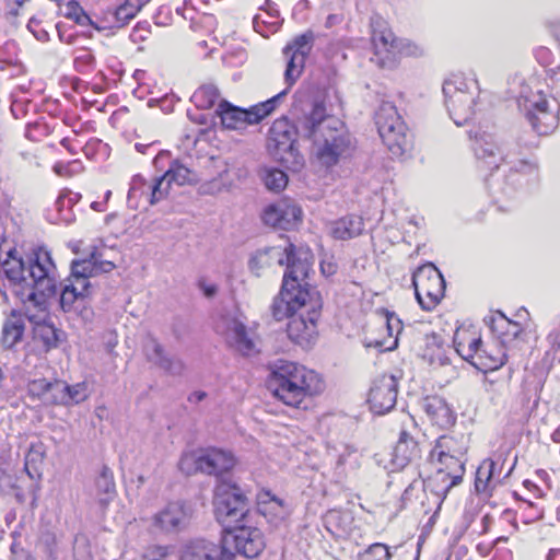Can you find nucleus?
I'll return each instance as SVG.
<instances>
[{
  "label": "nucleus",
  "mask_w": 560,
  "mask_h": 560,
  "mask_svg": "<svg viewBox=\"0 0 560 560\" xmlns=\"http://www.w3.org/2000/svg\"><path fill=\"white\" fill-rule=\"evenodd\" d=\"M300 135L311 140L319 162L326 166L335 165L347 156L353 141L343 122L327 115L322 102H314L303 109L295 126L287 118L277 119L269 129L267 149L279 162L293 168L303 164V158L295 147V137Z\"/></svg>",
  "instance_id": "nucleus-1"
},
{
  "label": "nucleus",
  "mask_w": 560,
  "mask_h": 560,
  "mask_svg": "<svg viewBox=\"0 0 560 560\" xmlns=\"http://www.w3.org/2000/svg\"><path fill=\"white\" fill-rule=\"evenodd\" d=\"M0 268L13 294L22 302L26 317L34 322L32 308L45 311L47 299L57 292V270L50 253L38 248L23 259L16 257L15 248H10Z\"/></svg>",
  "instance_id": "nucleus-2"
},
{
  "label": "nucleus",
  "mask_w": 560,
  "mask_h": 560,
  "mask_svg": "<svg viewBox=\"0 0 560 560\" xmlns=\"http://www.w3.org/2000/svg\"><path fill=\"white\" fill-rule=\"evenodd\" d=\"M268 386L279 400L295 408L306 396L317 395L324 389V383L316 372L289 361L276 363Z\"/></svg>",
  "instance_id": "nucleus-3"
},
{
  "label": "nucleus",
  "mask_w": 560,
  "mask_h": 560,
  "mask_svg": "<svg viewBox=\"0 0 560 560\" xmlns=\"http://www.w3.org/2000/svg\"><path fill=\"white\" fill-rule=\"evenodd\" d=\"M313 261L314 256L308 247H296L290 243L285 247L271 246L258 249L250 257L248 267L255 276L259 277L265 269L285 264L287 270L283 277H308Z\"/></svg>",
  "instance_id": "nucleus-4"
},
{
  "label": "nucleus",
  "mask_w": 560,
  "mask_h": 560,
  "mask_svg": "<svg viewBox=\"0 0 560 560\" xmlns=\"http://www.w3.org/2000/svg\"><path fill=\"white\" fill-rule=\"evenodd\" d=\"M516 102L520 112L537 135L546 136L557 129L560 106L556 98H548L541 90L534 91L528 84H523Z\"/></svg>",
  "instance_id": "nucleus-5"
},
{
  "label": "nucleus",
  "mask_w": 560,
  "mask_h": 560,
  "mask_svg": "<svg viewBox=\"0 0 560 560\" xmlns=\"http://www.w3.org/2000/svg\"><path fill=\"white\" fill-rule=\"evenodd\" d=\"M375 124L383 143L394 156H402L411 149V135L395 105L382 103L375 114Z\"/></svg>",
  "instance_id": "nucleus-6"
},
{
  "label": "nucleus",
  "mask_w": 560,
  "mask_h": 560,
  "mask_svg": "<svg viewBox=\"0 0 560 560\" xmlns=\"http://www.w3.org/2000/svg\"><path fill=\"white\" fill-rule=\"evenodd\" d=\"M308 277H283L282 287L279 295H277L271 305V316L280 322L284 318H291L292 314L303 310L316 298L318 292L314 288H310L306 279Z\"/></svg>",
  "instance_id": "nucleus-7"
},
{
  "label": "nucleus",
  "mask_w": 560,
  "mask_h": 560,
  "mask_svg": "<svg viewBox=\"0 0 560 560\" xmlns=\"http://www.w3.org/2000/svg\"><path fill=\"white\" fill-rule=\"evenodd\" d=\"M213 505L215 518L224 529L242 522L249 511L243 490L235 482L225 479H220L215 487Z\"/></svg>",
  "instance_id": "nucleus-8"
},
{
  "label": "nucleus",
  "mask_w": 560,
  "mask_h": 560,
  "mask_svg": "<svg viewBox=\"0 0 560 560\" xmlns=\"http://www.w3.org/2000/svg\"><path fill=\"white\" fill-rule=\"evenodd\" d=\"M224 530L220 546L221 560H233L236 555L255 558L265 548L264 535L257 527L236 524Z\"/></svg>",
  "instance_id": "nucleus-9"
},
{
  "label": "nucleus",
  "mask_w": 560,
  "mask_h": 560,
  "mask_svg": "<svg viewBox=\"0 0 560 560\" xmlns=\"http://www.w3.org/2000/svg\"><path fill=\"white\" fill-rule=\"evenodd\" d=\"M234 465L235 459L232 453L220 448L186 453L178 464L179 469L186 475L202 472L218 478L230 471Z\"/></svg>",
  "instance_id": "nucleus-10"
},
{
  "label": "nucleus",
  "mask_w": 560,
  "mask_h": 560,
  "mask_svg": "<svg viewBox=\"0 0 560 560\" xmlns=\"http://www.w3.org/2000/svg\"><path fill=\"white\" fill-rule=\"evenodd\" d=\"M285 94L287 90H283L266 102L252 106L249 109H243L233 106L225 100H220L217 113L220 116L221 124L224 128L241 130L246 128L248 125L258 124L266 116L271 114L276 108L277 102Z\"/></svg>",
  "instance_id": "nucleus-11"
},
{
  "label": "nucleus",
  "mask_w": 560,
  "mask_h": 560,
  "mask_svg": "<svg viewBox=\"0 0 560 560\" xmlns=\"http://www.w3.org/2000/svg\"><path fill=\"white\" fill-rule=\"evenodd\" d=\"M444 104L450 117L457 126L466 124L472 116L475 97L468 83L459 75L446 79L443 84Z\"/></svg>",
  "instance_id": "nucleus-12"
},
{
  "label": "nucleus",
  "mask_w": 560,
  "mask_h": 560,
  "mask_svg": "<svg viewBox=\"0 0 560 560\" xmlns=\"http://www.w3.org/2000/svg\"><path fill=\"white\" fill-rule=\"evenodd\" d=\"M416 298L424 311L433 310L443 299L446 283L440 270L431 262L412 275Z\"/></svg>",
  "instance_id": "nucleus-13"
},
{
  "label": "nucleus",
  "mask_w": 560,
  "mask_h": 560,
  "mask_svg": "<svg viewBox=\"0 0 560 560\" xmlns=\"http://www.w3.org/2000/svg\"><path fill=\"white\" fill-rule=\"evenodd\" d=\"M217 329L224 336L229 347L240 354L252 357L259 353L260 342L257 334L236 316L223 315L217 325Z\"/></svg>",
  "instance_id": "nucleus-14"
},
{
  "label": "nucleus",
  "mask_w": 560,
  "mask_h": 560,
  "mask_svg": "<svg viewBox=\"0 0 560 560\" xmlns=\"http://www.w3.org/2000/svg\"><path fill=\"white\" fill-rule=\"evenodd\" d=\"M322 307L319 294L311 299L306 307L292 314L289 319L287 332L288 337L296 345L303 348L311 347L317 337V319Z\"/></svg>",
  "instance_id": "nucleus-15"
},
{
  "label": "nucleus",
  "mask_w": 560,
  "mask_h": 560,
  "mask_svg": "<svg viewBox=\"0 0 560 560\" xmlns=\"http://www.w3.org/2000/svg\"><path fill=\"white\" fill-rule=\"evenodd\" d=\"M313 38L312 33H305L296 36L283 48L287 60L284 80L289 88L296 82L304 69L306 56L313 46Z\"/></svg>",
  "instance_id": "nucleus-16"
},
{
  "label": "nucleus",
  "mask_w": 560,
  "mask_h": 560,
  "mask_svg": "<svg viewBox=\"0 0 560 560\" xmlns=\"http://www.w3.org/2000/svg\"><path fill=\"white\" fill-rule=\"evenodd\" d=\"M398 382L394 375L378 376L370 389L369 402L377 415H384L396 405Z\"/></svg>",
  "instance_id": "nucleus-17"
},
{
  "label": "nucleus",
  "mask_w": 560,
  "mask_h": 560,
  "mask_svg": "<svg viewBox=\"0 0 560 560\" xmlns=\"http://www.w3.org/2000/svg\"><path fill=\"white\" fill-rule=\"evenodd\" d=\"M472 150L476 159L490 170H497L502 161L510 158V153H504L498 137L486 131L475 136Z\"/></svg>",
  "instance_id": "nucleus-18"
},
{
  "label": "nucleus",
  "mask_w": 560,
  "mask_h": 560,
  "mask_svg": "<svg viewBox=\"0 0 560 560\" xmlns=\"http://www.w3.org/2000/svg\"><path fill=\"white\" fill-rule=\"evenodd\" d=\"M192 517L189 505L183 502H172L154 516V524L166 533L185 529Z\"/></svg>",
  "instance_id": "nucleus-19"
},
{
  "label": "nucleus",
  "mask_w": 560,
  "mask_h": 560,
  "mask_svg": "<svg viewBox=\"0 0 560 560\" xmlns=\"http://www.w3.org/2000/svg\"><path fill=\"white\" fill-rule=\"evenodd\" d=\"M301 215L302 210L296 205L281 200L266 207L262 220L272 228L290 230L301 220Z\"/></svg>",
  "instance_id": "nucleus-20"
},
{
  "label": "nucleus",
  "mask_w": 560,
  "mask_h": 560,
  "mask_svg": "<svg viewBox=\"0 0 560 560\" xmlns=\"http://www.w3.org/2000/svg\"><path fill=\"white\" fill-rule=\"evenodd\" d=\"M171 185L172 183L165 174L155 178L152 183H147L142 176L136 175L132 178L128 197L132 198L139 190L150 205H155L166 198L170 192Z\"/></svg>",
  "instance_id": "nucleus-21"
},
{
  "label": "nucleus",
  "mask_w": 560,
  "mask_h": 560,
  "mask_svg": "<svg viewBox=\"0 0 560 560\" xmlns=\"http://www.w3.org/2000/svg\"><path fill=\"white\" fill-rule=\"evenodd\" d=\"M143 351L149 362L164 370L171 375H180L184 371V363L176 358L170 357L163 346L153 337H148L143 345Z\"/></svg>",
  "instance_id": "nucleus-22"
},
{
  "label": "nucleus",
  "mask_w": 560,
  "mask_h": 560,
  "mask_svg": "<svg viewBox=\"0 0 560 560\" xmlns=\"http://www.w3.org/2000/svg\"><path fill=\"white\" fill-rule=\"evenodd\" d=\"M372 43L376 55H385V58L389 59L390 56H395L397 52L404 54V47L401 40L397 39L394 33L386 27L380 30H373ZM407 55H415L419 50L417 46H406Z\"/></svg>",
  "instance_id": "nucleus-23"
},
{
  "label": "nucleus",
  "mask_w": 560,
  "mask_h": 560,
  "mask_svg": "<svg viewBox=\"0 0 560 560\" xmlns=\"http://www.w3.org/2000/svg\"><path fill=\"white\" fill-rule=\"evenodd\" d=\"M436 466L438 476L443 481L450 479L447 489L462 482L465 474V456H443L432 462Z\"/></svg>",
  "instance_id": "nucleus-24"
},
{
  "label": "nucleus",
  "mask_w": 560,
  "mask_h": 560,
  "mask_svg": "<svg viewBox=\"0 0 560 560\" xmlns=\"http://www.w3.org/2000/svg\"><path fill=\"white\" fill-rule=\"evenodd\" d=\"M468 450V441L464 434L442 435L435 441L430 453L431 462L443 456H465Z\"/></svg>",
  "instance_id": "nucleus-25"
},
{
  "label": "nucleus",
  "mask_w": 560,
  "mask_h": 560,
  "mask_svg": "<svg viewBox=\"0 0 560 560\" xmlns=\"http://www.w3.org/2000/svg\"><path fill=\"white\" fill-rule=\"evenodd\" d=\"M422 408L431 421L440 428H448L455 422V416L446 401L440 396L425 397Z\"/></svg>",
  "instance_id": "nucleus-26"
},
{
  "label": "nucleus",
  "mask_w": 560,
  "mask_h": 560,
  "mask_svg": "<svg viewBox=\"0 0 560 560\" xmlns=\"http://www.w3.org/2000/svg\"><path fill=\"white\" fill-rule=\"evenodd\" d=\"M485 322L498 339L501 340L502 345L514 340L522 332L521 325L509 319L501 311H497L489 318H486Z\"/></svg>",
  "instance_id": "nucleus-27"
},
{
  "label": "nucleus",
  "mask_w": 560,
  "mask_h": 560,
  "mask_svg": "<svg viewBox=\"0 0 560 560\" xmlns=\"http://www.w3.org/2000/svg\"><path fill=\"white\" fill-rule=\"evenodd\" d=\"M364 231L363 219L359 215L350 214L330 222V235L340 241L354 238Z\"/></svg>",
  "instance_id": "nucleus-28"
},
{
  "label": "nucleus",
  "mask_w": 560,
  "mask_h": 560,
  "mask_svg": "<svg viewBox=\"0 0 560 560\" xmlns=\"http://www.w3.org/2000/svg\"><path fill=\"white\" fill-rule=\"evenodd\" d=\"M67 388L68 384L62 381L39 380L33 382V390H37L43 399L55 405L68 406Z\"/></svg>",
  "instance_id": "nucleus-29"
},
{
  "label": "nucleus",
  "mask_w": 560,
  "mask_h": 560,
  "mask_svg": "<svg viewBox=\"0 0 560 560\" xmlns=\"http://www.w3.org/2000/svg\"><path fill=\"white\" fill-rule=\"evenodd\" d=\"M420 457V450L418 442L415 438L407 432L401 430L399 439L394 448V463L397 466L404 467L408 463Z\"/></svg>",
  "instance_id": "nucleus-30"
},
{
  "label": "nucleus",
  "mask_w": 560,
  "mask_h": 560,
  "mask_svg": "<svg viewBox=\"0 0 560 560\" xmlns=\"http://www.w3.org/2000/svg\"><path fill=\"white\" fill-rule=\"evenodd\" d=\"M25 331V322L20 313L12 311L2 326L1 345L5 349H12L19 343Z\"/></svg>",
  "instance_id": "nucleus-31"
},
{
  "label": "nucleus",
  "mask_w": 560,
  "mask_h": 560,
  "mask_svg": "<svg viewBox=\"0 0 560 560\" xmlns=\"http://www.w3.org/2000/svg\"><path fill=\"white\" fill-rule=\"evenodd\" d=\"M182 560H221L220 548L206 540L190 542L184 549Z\"/></svg>",
  "instance_id": "nucleus-32"
},
{
  "label": "nucleus",
  "mask_w": 560,
  "mask_h": 560,
  "mask_svg": "<svg viewBox=\"0 0 560 560\" xmlns=\"http://www.w3.org/2000/svg\"><path fill=\"white\" fill-rule=\"evenodd\" d=\"M91 266L89 262L73 261L71 267V277L69 285L75 287L82 298L90 294L91 282L89 278L93 277L92 271L88 268Z\"/></svg>",
  "instance_id": "nucleus-33"
},
{
  "label": "nucleus",
  "mask_w": 560,
  "mask_h": 560,
  "mask_svg": "<svg viewBox=\"0 0 560 560\" xmlns=\"http://www.w3.org/2000/svg\"><path fill=\"white\" fill-rule=\"evenodd\" d=\"M456 352L467 362L474 365L479 351H481V338L464 335H456L454 338Z\"/></svg>",
  "instance_id": "nucleus-34"
},
{
  "label": "nucleus",
  "mask_w": 560,
  "mask_h": 560,
  "mask_svg": "<svg viewBox=\"0 0 560 560\" xmlns=\"http://www.w3.org/2000/svg\"><path fill=\"white\" fill-rule=\"evenodd\" d=\"M95 487L102 503H108L116 493V486L114 481L113 471L107 467L103 466L100 475L96 477Z\"/></svg>",
  "instance_id": "nucleus-35"
},
{
  "label": "nucleus",
  "mask_w": 560,
  "mask_h": 560,
  "mask_svg": "<svg viewBox=\"0 0 560 560\" xmlns=\"http://www.w3.org/2000/svg\"><path fill=\"white\" fill-rule=\"evenodd\" d=\"M505 363V353L498 351L497 354L490 353L488 350L481 347V351L478 352L474 366L481 371L497 370Z\"/></svg>",
  "instance_id": "nucleus-36"
},
{
  "label": "nucleus",
  "mask_w": 560,
  "mask_h": 560,
  "mask_svg": "<svg viewBox=\"0 0 560 560\" xmlns=\"http://www.w3.org/2000/svg\"><path fill=\"white\" fill-rule=\"evenodd\" d=\"M220 98V91L213 84L200 86L192 95L196 105L203 109L211 108Z\"/></svg>",
  "instance_id": "nucleus-37"
},
{
  "label": "nucleus",
  "mask_w": 560,
  "mask_h": 560,
  "mask_svg": "<svg viewBox=\"0 0 560 560\" xmlns=\"http://www.w3.org/2000/svg\"><path fill=\"white\" fill-rule=\"evenodd\" d=\"M495 470V463L487 458L478 467L476 471L475 488L477 492H486L492 481V477Z\"/></svg>",
  "instance_id": "nucleus-38"
},
{
  "label": "nucleus",
  "mask_w": 560,
  "mask_h": 560,
  "mask_svg": "<svg viewBox=\"0 0 560 560\" xmlns=\"http://www.w3.org/2000/svg\"><path fill=\"white\" fill-rule=\"evenodd\" d=\"M172 184L183 186L195 180L194 173L178 161H173L164 173Z\"/></svg>",
  "instance_id": "nucleus-39"
},
{
  "label": "nucleus",
  "mask_w": 560,
  "mask_h": 560,
  "mask_svg": "<svg viewBox=\"0 0 560 560\" xmlns=\"http://www.w3.org/2000/svg\"><path fill=\"white\" fill-rule=\"evenodd\" d=\"M261 178L265 186L272 191H280L288 185L287 174L279 168H264L261 172Z\"/></svg>",
  "instance_id": "nucleus-40"
},
{
  "label": "nucleus",
  "mask_w": 560,
  "mask_h": 560,
  "mask_svg": "<svg viewBox=\"0 0 560 560\" xmlns=\"http://www.w3.org/2000/svg\"><path fill=\"white\" fill-rule=\"evenodd\" d=\"M92 393L91 386L88 382H80L73 385H68V406L78 405L86 400Z\"/></svg>",
  "instance_id": "nucleus-41"
},
{
  "label": "nucleus",
  "mask_w": 560,
  "mask_h": 560,
  "mask_svg": "<svg viewBox=\"0 0 560 560\" xmlns=\"http://www.w3.org/2000/svg\"><path fill=\"white\" fill-rule=\"evenodd\" d=\"M267 5H268V10L266 11V14H267L268 19H262L261 15H256L253 19L254 30L257 33H262V25H268L270 27V31L275 32L281 24V22L279 20L278 10L272 8L269 2H267Z\"/></svg>",
  "instance_id": "nucleus-42"
},
{
  "label": "nucleus",
  "mask_w": 560,
  "mask_h": 560,
  "mask_svg": "<svg viewBox=\"0 0 560 560\" xmlns=\"http://www.w3.org/2000/svg\"><path fill=\"white\" fill-rule=\"evenodd\" d=\"M63 15L67 19L73 20L77 24L81 26L91 25L93 23L91 18L84 12L82 7L74 0H70L67 2Z\"/></svg>",
  "instance_id": "nucleus-43"
},
{
  "label": "nucleus",
  "mask_w": 560,
  "mask_h": 560,
  "mask_svg": "<svg viewBox=\"0 0 560 560\" xmlns=\"http://www.w3.org/2000/svg\"><path fill=\"white\" fill-rule=\"evenodd\" d=\"M84 298L80 295L75 287L69 285L68 283L63 285L60 293V306L63 312L75 310V303L82 302Z\"/></svg>",
  "instance_id": "nucleus-44"
},
{
  "label": "nucleus",
  "mask_w": 560,
  "mask_h": 560,
  "mask_svg": "<svg viewBox=\"0 0 560 560\" xmlns=\"http://www.w3.org/2000/svg\"><path fill=\"white\" fill-rule=\"evenodd\" d=\"M44 447L42 444H33L25 456V469L31 478L34 477L32 470L37 474V465L44 460Z\"/></svg>",
  "instance_id": "nucleus-45"
},
{
  "label": "nucleus",
  "mask_w": 560,
  "mask_h": 560,
  "mask_svg": "<svg viewBox=\"0 0 560 560\" xmlns=\"http://www.w3.org/2000/svg\"><path fill=\"white\" fill-rule=\"evenodd\" d=\"M82 262H89L92 268H88L92 271V276L95 277L103 272H110L115 268V264L109 260H102L101 256L94 250L91 253L88 259L81 260Z\"/></svg>",
  "instance_id": "nucleus-46"
},
{
  "label": "nucleus",
  "mask_w": 560,
  "mask_h": 560,
  "mask_svg": "<svg viewBox=\"0 0 560 560\" xmlns=\"http://www.w3.org/2000/svg\"><path fill=\"white\" fill-rule=\"evenodd\" d=\"M357 453H358L357 448H354L353 446H349V445L345 446L343 452L339 455L338 460H337L336 469L338 470L337 475L339 477H342L345 475L343 467L347 464H349L353 468L359 465Z\"/></svg>",
  "instance_id": "nucleus-47"
},
{
  "label": "nucleus",
  "mask_w": 560,
  "mask_h": 560,
  "mask_svg": "<svg viewBox=\"0 0 560 560\" xmlns=\"http://www.w3.org/2000/svg\"><path fill=\"white\" fill-rule=\"evenodd\" d=\"M139 9V0H127L124 4L116 9V20L125 24L136 16Z\"/></svg>",
  "instance_id": "nucleus-48"
},
{
  "label": "nucleus",
  "mask_w": 560,
  "mask_h": 560,
  "mask_svg": "<svg viewBox=\"0 0 560 560\" xmlns=\"http://www.w3.org/2000/svg\"><path fill=\"white\" fill-rule=\"evenodd\" d=\"M37 336L43 341L47 350L56 348L59 343V332L51 325H43L37 329Z\"/></svg>",
  "instance_id": "nucleus-49"
},
{
  "label": "nucleus",
  "mask_w": 560,
  "mask_h": 560,
  "mask_svg": "<svg viewBox=\"0 0 560 560\" xmlns=\"http://www.w3.org/2000/svg\"><path fill=\"white\" fill-rule=\"evenodd\" d=\"M390 558L388 547L381 542L372 544L363 552V560H390Z\"/></svg>",
  "instance_id": "nucleus-50"
},
{
  "label": "nucleus",
  "mask_w": 560,
  "mask_h": 560,
  "mask_svg": "<svg viewBox=\"0 0 560 560\" xmlns=\"http://www.w3.org/2000/svg\"><path fill=\"white\" fill-rule=\"evenodd\" d=\"M75 560H93L90 546L85 537H77L73 546Z\"/></svg>",
  "instance_id": "nucleus-51"
},
{
  "label": "nucleus",
  "mask_w": 560,
  "mask_h": 560,
  "mask_svg": "<svg viewBox=\"0 0 560 560\" xmlns=\"http://www.w3.org/2000/svg\"><path fill=\"white\" fill-rule=\"evenodd\" d=\"M170 552L166 546H149L143 552V560H164Z\"/></svg>",
  "instance_id": "nucleus-52"
},
{
  "label": "nucleus",
  "mask_w": 560,
  "mask_h": 560,
  "mask_svg": "<svg viewBox=\"0 0 560 560\" xmlns=\"http://www.w3.org/2000/svg\"><path fill=\"white\" fill-rule=\"evenodd\" d=\"M39 24L40 22L37 19L32 18L27 23V28L33 33L36 39L47 42L49 39V34L47 31L39 28Z\"/></svg>",
  "instance_id": "nucleus-53"
},
{
  "label": "nucleus",
  "mask_w": 560,
  "mask_h": 560,
  "mask_svg": "<svg viewBox=\"0 0 560 560\" xmlns=\"http://www.w3.org/2000/svg\"><path fill=\"white\" fill-rule=\"evenodd\" d=\"M78 164L77 161L74 162H71V163H68V164H65V163H56L54 165V172L58 175V176H65V177H68V176H71L72 175V170H71V166Z\"/></svg>",
  "instance_id": "nucleus-54"
},
{
  "label": "nucleus",
  "mask_w": 560,
  "mask_h": 560,
  "mask_svg": "<svg viewBox=\"0 0 560 560\" xmlns=\"http://www.w3.org/2000/svg\"><path fill=\"white\" fill-rule=\"evenodd\" d=\"M397 337L393 340V343L390 346H385V342L384 340H374V341H370V342H366L365 346L368 348L370 347H374L376 349H378L380 351H387V350H393L394 348L397 347Z\"/></svg>",
  "instance_id": "nucleus-55"
},
{
  "label": "nucleus",
  "mask_w": 560,
  "mask_h": 560,
  "mask_svg": "<svg viewBox=\"0 0 560 560\" xmlns=\"http://www.w3.org/2000/svg\"><path fill=\"white\" fill-rule=\"evenodd\" d=\"M338 266L332 260H323L320 262L322 273L326 277H330L337 272Z\"/></svg>",
  "instance_id": "nucleus-56"
},
{
  "label": "nucleus",
  "mask_w": 560,
  "mask_h": 560,
  "mask_svg": "<svg viewBox=\"0 0 560 560\" xmlns=\"http://www.w3.org/2000/svg\"><path fill=\"white\" fill-rule=\"evenodd\" d=\"M386 328L390 336L393 335L394 329H396L397 332H399L401 330L400 319L395 317L394 315L387 316L386 317Z\"/></svg>",
  "instance_id": "nucleus-57"
},
{
  "label": "nucleus",
  "mask_w": 560,
  "mask_h": 560,
  "mask_svg": "<svg viewBox=\"0 0 560 560\" xmlns=\"http://www.w3.org/2000/svg\"><path fill=\"white\" fill-rule=\"evenodd\" d=\"M550 85L557 93L560 94V67L551 71L549 77Z\"/></svg>",
  "instance_id": "nucleus-58"
},
{
  "label": "nucleus",
  "mask_w": 560,
  "mask_h": 560,
  "mask_svg": "<svg viewBox=\"0 0 560 560\" xmlns=\"http://www.w3.org/2000/svg\"><path fill=\"white\" fill-rule=\"evenodd\" d=\"M518 166H515V172L518 173V172H523V173H530L535 170V166L533 164H530L529 162L527 161H524V160H520L518 161Z\"/></svg>",
  "instance_id": "nucleus-59"
},
{
  "label": "nucleus",
  "mask_w": 560,
  "mask_h": 560,
  "mask_svg": "<svg viewBox=\"0 0 560 560\" xmlns=\"http://www.w3.org/2000/svg\"><path fill=\"white\" fill-rule=\"evenodd\" d=\"M206 397H207L206 392L197 390V392L191 393L188 396V401L197 404V402L202 401Z\"/></svg>",
  "instance_id": "nucleus-60"
},
{
  "label": "nucleus",
  "mask_w": 560,
  "mask_h": 560,
  "mask_svg": "<svg viewBox=\"0 0 560 560\" xmlns=\"http://www.w3.org/2000/svg\"><path fill=\"white\" fill-rule=\"evenodd\" d=\"M200 288L202 289L203 291V294L207 296V298H212L215 293H217V287L213 285V284H205V283H200Z\"/></svg>",
  "instance_id": "nucleus-61"
},
{
  "label": "nucleus",
  "mask_w": 560,
  "mask_h": 560,
  "mask_svg": "<svg viewBox=\"0 0 560 560\" xmlns=\"http://www.w3.org/2000/svg\"><path fill=\"white\" fill-rule=\"evenodd\" d=\"M72 192L71 191H62L58 199L56 200V206L58 209H60V207L63 205V201H65V198L68 196V195H71Z\"/></svg>",
  "instance_id": "nucleus-62"
},
{
  "label": "nucleus",
  "mask_w": 560,
  "mask_h": 560,
  "mask_svg": "<svg viewBox=\"0 0 560 560\" xmlns=\"http://www.w3.org/2000/svg\"><path fill=\"white\" fill-rule=\"evenodd\" d=\"M560 557V550L551 549L547 555V560H558Z\"/></svg>",
  "instance_id": "nucleus-63"
},
{
  "label": "nucleus",
  "mask_w": 560,
  "mask_h": 560,
  "mask_svg": "<svg viewBox=\"0 0 560 560\" xmlns=\"http://www.w3.org/2000/svg\"><path fill=\"white\" fill-rule=\"evenodd\" d=\"M551 438L555 442H560V427L552 433Z\"/></svg>",
  "instance_id": "nucleus-64"
}]
</instances>
